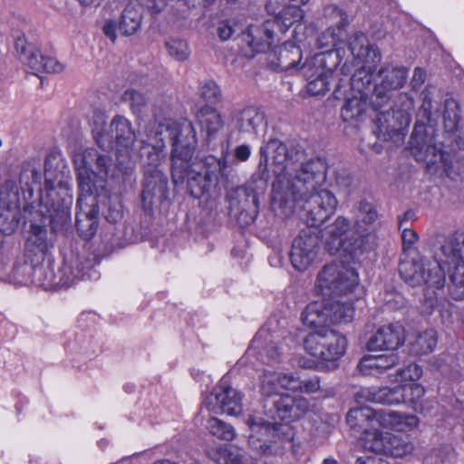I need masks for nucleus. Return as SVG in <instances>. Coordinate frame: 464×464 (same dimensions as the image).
<instances>
[{
	"label": "nucleus",
	"instance_id": "obj_13",
	"mask_svg": "<svg viewBox=\"0 0 464 464\" xmlns=\"http://www.w3.org/2000/svg\"><path fill=\"white\" fill-rule=\"evenodd\" d=\"M365 450L393 458H401L413 450L412 444L402 436L390 432L368 433Z\"/></svg>",
	"mask_w": 464,
	"mask_h": 464
},
{
	"label": "nucleus",
	"instance_id": "obj_42",
	"mask_svg": "<svg viewBox=\"0 0 464 464\" xmlns=\"http://www.w3.org/2000/svg\"><path fill=\"white\" fill-rule=\"evenodd\" d=\"M169 55L179 62H184L190 56V50L186 41L179 38H169L165 42Z\"/></svg>",
	"mask_w": 464,
	"mask_h": 464
},
{
	"label": "nucleus",
	"instance_id": "obj_61",
	"mask_svg": "<svg viewBox=\"0 0 464 464\" xmlns=\"http://www.w3.org/2000/svg\"><path fill=\"white\" fill-rule=\"evenodd\" d=\"M425 80H426V72L420 67L415 68L414 72H413V76H412V79L411 82L412 88L417 89V88L420 87L424 83Z\"/></svg>",
	"mask_w": 464,
	"mask_h": 464
},
{
	"label": "nucleus",
	"instance_id": "obj_64",
	"mask_svg": "<svg viewBox=\"0 0 464 464\" xmlns=\"http://www.w3.org/2000/svg\"><path fill=\"white\" fill-rule=\"evenodd\" d=\"M335 229L333 232H347L350 229L349 221L346 218L338 217L334 222Z\"/></svg>",
	"mask_w": 464,
	"mask_h": 464
},
{
	"label": "nucleus",
	"instance_id": "obj_32",
	"mask_svg": "<svg viewBox=\"0 0 464 464\" xmlns=\"http://www.w3.org/2000/svg\"><path fill=\"white\" fill-rule=\"evenodd\" d=\"M329 318L326 299L309 303L301 314L303 324L316 330L327 328L326 326L331 324Z\"/></svg>",
	"mask_w": 464,
	"mask_h": 464
},
{
	"label": "nucleus",
	"instance_id": "obj_30",
	"mask_svg": "<svg viewBox=\"0 0 464 464\" xmlns=\"http://www.w3.org/2000/svg\"><path fill=\"white\" fill-rule=\"evenodd\" d=\"M348 48L353 56L362 63H378L381 54L373 45L369 44L367 36L362 33H355L348 40Z\"/></svg>",
	"mask_w": 464,
	"mask_h": 464
},
{
	"label": "nucleus",
	"instance_id": "obj_33",
	"mask_svg": "<svg viewBox=\"0 0 464 464\" xmlns=\"http://www.w3.org/2000/svg\"><path fill=\"white\" fill-rule=\"evenodd\" d=\"M307 80V92L312 95H324L329 91V85L336 80L334 73L324 68L313 69L305 64L303 67Z\"/></svg>",
	"mask_w": 464,
	"mask_h": 464
},
{
	"label": "nucleus",
	"instance_id": "obj_50",
	"mask_svg": "<svg viewBox=\"0 0 464 464\" xmlns=\"http://www.w3.org/2000/svg\"><path fill=\"white\" fill-rule=\"evenodd\" d=\"M397 374L400 377V381L402 382H415V381L421 377L422 370L418 364L411 363L409 364L406 368L398 371Z\"/></svg>",
	"mask_w": 464,
	"mask_h": 464
},
{
	"label": "nucleus",
	"instance_id": "obj_62",
	"mask_svg": "<svg viewBox=\"0 0 464 464\" xmlns=\"http://www.w3.org/2000/svg\"><path fill=\"white\" fill-rule=\"evenodd\" d=\"M390 92H387V99L382 101L381 97L377 95V86L374 88V92L372 97V105L375 111H380L390 100Z\"/></svg>",
	"mask_w": 464,
	"mask_h": 464
},
{
	"label": "nucleus",
	"instance_id": "obj_6",
	"mask_svg": "<svg viewBox=\"0 0 464 464\" xmlns=\"http://www.w3.org/2000/svg\"><path fill=\"white\" fill-rule=\"evenodd\" d=\"M359 285L356 269L344 261L325 265L318 273L315 289L324 295H345Z\"/></svg>",
	"mask_w": 464,
	"mask_h": 464
},
{
	"label": "nucleus",
	"instance_id": "obj_17",
	"mask_svg": "<svg viewBox=\"0 0 464 464\" xmlns=\"http://www.w3.org/2000/svg\"><path fill=\"white\" fill-rule=\"evenodd\" d=\"M247 424L252 430L248 437V445L256 454L266 455L277 451V447L270 440L276 435L274 423L264 421L262 419L249 418Z\"/></svg>",
	"mask_w": 464,
	"mask_h": 464
},
{
	"label": "nucleus",
	"instance_id": "obj_25",
	"mask_svg": "<svg viewBox=\"0 0 464 464\" xmlns=\"http://www.w3.org/2000/svg\"><path fill=\"white\" fill-rule=\"evenodd\" d=\"M378 74L382 81L377 84V95L385 101L387 92L402 88L408 77V69L404 66L387 65L382 67Z\"/></svg>",
	"mask_w": 464,
	"mask_h": 464
},
{
	"label": "nucleus",
	"instance_id": "obj_26",
	"mask_svg": "<svg viewBox=\"0 0 464 464\" xmlns=\"http://www.w3.org/2000/svg\"><path fill=\"white\" fill-rule=\"evenodd\" d=\"M298 382L292 373L265 371L260 376V392L264 396L278 395L280 390L296 389Z\"/></svg>",
	"mask_w": 464,
	"mask_h": 464
},
{
	"label": "nucleus",
	"instance_id": "obj_12",
	"mask_svg": "<svg viewBox=\"0 0 464 464\" xmlns=\"http://www.w3.org/2000/svg\"><path fill=\"white\" fill-rule=\"evenodd\" d=\"M367 234H322L324 249L330 255L340 254L357 261L366 251Z\"/></svg>",
	"mask_w": 464,
	"mask_h": 464
},
{
	"label": "nucleus",
	"instance_id": "obj_8",
	"mask_svg": "<svg viewBox=\"0 0 464 464\" xmlns=\"http://www.w3.org/2000/svg\"><path fill=\"white\" fill-rule=\"evenodd\" d=\"M409 144L413 157L425 162L430 173L435 174L448 165V154L436 146L424 123L415 124Z\"/></svg>",
	"mask_w": 464,
	"mask_h": 464
},
{
	"label": "nucleus",
	"instance_id": "obj_11",
	"mask_svg": "<svg viewBox=\"0 0 464 464\" xmlns=\"http://www.w3.org/2000/svg\"><path fill=\"white\" fill-rule=\"evenodd\" d=\"M241 400L240 392L222 379L205 398L202 411L206 409L215 414L238 415L242 411Z\"/></svg>",
	"mask_w": 464,
	"mask_h": 464
},
{
	"label": "nucleus",
	"instance_id": "obj_56",
	"mask_svg": "<svg viewBox=\"0 0 464 464\" xmlns=\"http://www.w3.org/2000/svg\"><path fill=\"white\" fill-rule=\"evenodd\" d=\"M69 218V213L65 209H63L56 216H52L50 219L52 232H58L59 230L66 229L65 225L67 224Z\"/></svg>",
	"mask_w": 464,
	"mask_h": 464
},
{
	"label": "nucleus",
	"instance_id": "obj_60",
	"mask_svg": "<svg viewBox=\"0 0 464 464\" xmlns=\"http://www.w3.org/2000/svg\"><path fill=\"white\" fill-rule=\"evenodd\" d=\"M415 219V213L411 210L406 211L402 217L399 218L398 227L401 232H413L411 227L408 224Z\"/></svg>",
	"mask_w": 464,
	"mask_h": 464
},
{
	"label": "nucleus",
	"instance_id": "obj_27",
	"mask_svg": "<svg viewBox=\"0 0 464 464\" xmlns=\"http://www.w3.org/2000/svg\"><path fill=\"white\" fill-rule=\"evenodd\" d=\"M146 140H142L141 158L143 160L144 175L149 169H160V164L164 158L163 150L165 149L164 137L155 138V130L148 133Z\"/></svg>",
	"mask_w": 464,
	"mask_h": 464
},
{
	"label": "nucleus",
	"instance_id": "obj_53",
	"mask_svg": "<svg viewBox=\"0 0 464 464\" xmlns=\"http://www.w3.org/2000/svg\"><path fill=\"white\" fill-rule=\"evenodd\" d=\"M375 359L377 361L381 374L383 372L395 366L399 362V358L394 353H391L389 354L375 355Z\"/></svg>",
	"mask_w": 464,
	"mask_h": 464
},
{
	"label": "nucleus",
	"instance_id": "obj_39",
	"mask_svg": "<svg viewBox=\"0 0 464 464\" xmlns=\"http://www.w3.org/2000/svg\"><path fill=\"white\" fill-rule=\"evenodd\" d=\"M377 63L372 62L362 65L353 74L350 79L354 93H363V88L370 85L372 80V72Z\"/></svg>",
	"mask_w": 464,
	"mask_h": 464
},
{
	"label": "nucleus",
	"instance_id": "obj_9",
	"mask_svg": "<svg viewBox=\"0 0 464 464\" xmlns=\"http://www.w3.org/2000/svg\"><path fill=\"white\" fill-rule=\"evenodd\" d=\"M303 18V12L296 6H285L275 17L276 24L281 32H285L294 23ZM272 22H266L261 27H251L247 34V44L256 53H264L270 49L274 37Z\"/></svg>",
	"mask_w": 464,
	"mask_h": 464
},
{
	"label": "nucleus",
	"instance_id": "obj_23",
	"mask_svg": "<svg viewBox=\"0 0 464 464\" xmlns=\"http://www.w3.org/2000/svg\"><path fill=\"white\" fill-rule=\"evenodd\" d=\"M355 399L359 403L401 404L403 401L401 384L393 388L364 387L355 393Z\"/></svg>",
	"mask_w": 464,
	"mask_h": 464
},
{
	"label": "nucleus",
	"instance_id": "obj_29",
	"mask_svg": "<svg viewBox=\"0 0 464 464\" xmlns=\"http://www.w3.org/2000/svg\"><path fill=\"white\" fill-rule=\"evenodd\" d=\"M196 118L207 142L216 140L224 128L220 113L210 106H202Z\"/></svg>",
	"mask_w": 464,
	"mask_h": 464
},
{
	"label": "nucleus",
	"instance_id": "obj_20",
	"mask_svg": "<svg viewBox=\"0 0 464 464\" xmlns=\"http://www.w3.org/2000/svg\"><path fill=\"white\" fill-rule=\"evenodd\" d=\"M346 421L351 429L362 432V442L365 448V439L368 433H377L379 430V411L369 407L352 409L348 411Z\"/></svg>",
	"mask_w": 464,
	"mask_h": 464
},
{
	"label": "nucleus",
	"instance_id": "obj_38",
	"mask_svg": "<svg viewBox=\"0 0 464 464\" xmlns=\"http://www.w3.org/2000/svg\"><path fill=\"white\" fill-rule=\"evenodd\" d=\"M265 116L256 107L243 109L237 118V128L246 132L256 131L264 121Z\"/></svg>",
	"mask_w": 464,
	"mask_h": 464
},
{
	"label": "nucleus",
	"instance_id": "obj_10",
	"mask_svg": "<svg viewBox=\"0 0 464 464\" xmlns=\"http://www.w3.org/2000/svg\"><path fill=\"white\" fill-rule=\"evenodd\" d=\"M399 271L401 278L411 286L427 285L440 289L445 284V275L439 265L426 267L419 255L401 258Z\"/></svg>",
	"mask_w": 464,
	"mask_h": 464
},
{
	"label": "nucleus",
	"instance_id": "obj_51",
	"mask_svg": "<svg viewBox=\"0 0 464 464\" xmlns=\"http://www.w3.org/2000/svg\"><path fill=\"white\" fill-rule=\"evenodd\" d=\"M295 380L299 382L297 385L298 387L296 389H291V391L305 393H314L320 390V380L317 376L304 380H300L295 376Z\"/></svg>",
	"mask_w": 464,
	"mask_h": 464
},
{
	"label": "nucleus",
	"instance_id": "obj_52",
	"mask_svg": "<svg viewBox=\"0 0 464 464\" xmlns=\"http://www.w3.org/2000/svg\"><path fill=\"white\" fill-rule=\"evenodd\" d=\"M324 14L339 26H344L348 23L347 14L336 5L327 6Z\"/></svg>",
	"mask_w": 464,
	"mask_h": 464
},
{
	"label": "nucleus",
	"instance_id": "obj_14",
	"mask_svg": "<svg viewBox=\"0 0 464 464\" xmlns=\"http://www.w3.org/2000/svg\"><path fill=\"white\" fill-rule=\"evenodd\" d=\"M319 244V234H299L295 237L290 251L293 267L299 272L306 271L316 260Z\"/></svg>",
	"mask_w": 464,
	"mask_h": 464
},
{
	"label": "nucleus",
	"instance_id": "obj_31",
	"mask_svg": "<svg viewBox=\"0 0 464 464\" xmlns=\"http://www.w3.org/2000/svg\"><path fill=\"white\" fill-rule=\"evenodd\" d=\"M302 59L300 48L291 42L276 47L270 54V63L276 69L287 71L295 68Z\"/></svg>",
	"mask_w": 464,
	"mask_h": 464
},
{
	"label": "nucleus",
	"instance_id": "obj_44",
	"mask_svg": "<svg viewBox=\"0 0 464 464\" xmlns=\"http://www.w3.org/2000/svg\"><path fill=\"white\" fill-rule=\"evenodd\" d=\"M199 94L206 102L216 103L220 100L221 91L214 81L206 80L200 83Z\"/></svg>",
	"mask_w": 464,
	"mask_h": 464
},
{
	"label": "nucleus",
	"instance_id": "obj_37",
	"mask_svg": "<svg viewBox=\"0 0 464 464\" xmlns=\"http://www.w3.org/2000/svg\"><path fill=\"white\" fill-rule=\"evenodd\" d=\"M142 14L133 6H127L121 16L119 30L123 35H132L140 29Z\"/></svg>",
	"mask_w": 464,
	"mask_h": 464
},
{
	"label": "nucleus",
	"instance_id": "obj_4",
	"mask_svg": "<svg viewBox=\"0 0 464 464\" xmlns=\"http://www.w3.org/2000/svg\"><path fill=\"white\" fill-rule=\"evenodd\" d=\"M75 164L80 190L75 220L77 231H95L98 228L97 197L105 188L111 159L88 149L81 156V162L75 160Z\"/></svg>",
	"mask_w": 464,
	"mask_h": 464
},
{
	"label": "nucleus",
	"instance_id": "obj_55",
	"mask_svg": "<svg viewBox=\"0 0 464 464\" xmlns=\"http://www.w3.org/2000/svg\"><path fill=\"white\" fill-rule=\"evenodd\" d=\"M401 239H402V249H403V256H416L419 255L415 249L412 247V246L418 241L419 237L418 234H401Z\"/></svg>",
	"mask_w": 464,
	"mask_h": 464
},
{
	"label": "nucleus",
	"instance_id": "obj_1",
	"mask_svg": "<svg viewBox=\"0 0 464 464\" xmlns=\"http://www.w3.org/2000/svg\"><path fill=\"white\" fill-rule=\"evenodd\" d=\"M271 154L273 182L271 208L276 216L288 218L301 209V218L309 227H318L335 211L334 195L321 188L326 179V164L321 159L306 162L304 150L299 145L288 148L276 139L269 140L260 148V177L252 179L243 186L229 190L227 200L229 213L237 225L244 228L252 224L258 213V197L263 194L268 179L267 156Z\"/></svg>",
	"mask_w": 464,
	"mask_h": 464
},
{
	"label": "nucleus",
	"instance_id": "obj_21",
	"mask_svg": "<svg viewBox=\"0 0 464 464\" xmlns=\"http://www.w3.org/2000/svg\"><path fill=\"white\" fill-rule=\"evenodd\" d=\"M47 274L48 271L42 265L29 262L26 259L23 265L14 264L12 269V278L19 285L33 284L47 287L51 283L52 273H49L50 279Z\"/></svg>",
	"mask_w": 464,
	"mask_h": 464
},
{
	"label": "nucleus",
	"instance_id": "obj_45",
	"mask_svg": "<svg viewBox=\"0 0 464 464\" xmlns=\"http://www.w3.org/2000/svg\"><path fill=\"white\" fill-rule=\"evenodd\" d=\"M14 245L11 234H0V271L10 262Z\"/></svg>",
	"mask_w": 464,
	"mask_h": 464
},
{
	"label": "nucleus",
	"instance_id": "obj_19",
	"mask_svg": "<svg viewBox=\"0 0 464 464\" xmlns=\"http://www.w3.org/2000/svg\"><path fill=\"white\" fill-rule=\"evenodd\" d=\"M283 350V343L277 336H274L266 329H261L254 337L248 353L256 351L261 361L271 363L279 360Z\"/></svg>",
	"mask_w": 464,
	"mask_h": 464
},
{
	"label": "nucleus",
	"instance_id": "obj_16",
	"mask_svg": "<svg viewBox=\"0 0 464 464\" xmlns=\"http://www.w3.org/2000/svg\"><path fill=\"white\" fill-rule=\"evenodd\" d=\"M168 182L161 169H149L144 175V185L141 194L145 210L151 212L162 201L166 200Z\"/></svg>",
	"mask_w": 464,
	"mask_h": 464
},
{
	"label": "nucleus",
	"instance_id": "obj_47",
	"mask_svg": "<svg viewBox=\"0 0 464 464\" xmlns=\"http://www.w3.org/2000/svg\"><path fill=\"white\" fill-rule=\"evenodd\" d=\"M378 218L373 206L366 201H361L358 207L357 223L372 224Z\"/></svg>",
	"mask_w": 464,
	"mask_h": 464
},
{
	"label": "nucleus",
	"instance_id": "obj_41",
	"mask_svg": "<svg viewBox=\"0 0 464 464\" xmlns=\"http://www.w3.org/2000/svg\"><path fill=\"white\" fill-rule=\"evenodd\" d=\"M442 119L446 131L453 132L457 130L459 121V104L455 100L447 99L445 101Z\"/></svg>",
	"mask_w": 464,
	"mask_h": 464
},
{
	"label": "nucleus",
	"instance_id": "obj_5",
	"mask_svg": "<svg viewBox=\"0 0 464 464\" xmlns=\"http://www.w3.org/2000/svg\"><path fill=\"white\" fill-rule=\"evenodd\" d=\"M346 348L345 336L331 328L315 330L304 339L305 351L318 361L316 367L320 369H335Z\"/></svg>",
	"mask_w": 464,
	"mask_h": 464
},
{
	"label": "nucleus",
	"instance_id": "obj_3",
	"mask_svg": "<svg viewBox=\"0 0 464 464\" xmlns=\"http://www.w3.org/2000/svg\"><path fill=\"white\" fill-rule=\"evenodd\" d=\"M152 234H77L63 253L60 282L71 285L79 280L100 277L95 266L113 251L142 241H153Z\"/></svg>",
	"mask_w": 464,
	"mask_h": 464
},
{
	"label": "nucleus",
	"instance_id": "obj_54",
	"mask_svg": "<svg viewBox=\"0 0 464 464\" xmlns=\"http://www.w3.org/2000/svg\"><path fill=\"white\" fill-rule=\"evenodd\" d=\"M451 284L449 285L452 297L456 300H461L464 297V273L458 280L456 276H450Z\"/></svg>",
	"mask_w": 464,
	"mask_h": 464
},
{
	"label": "nucleus",
	"instance_id": "obj_35",
	"mask_svg": "<svg viewBox=\"0 0 464 464\" xmlns=\"http://www.w3.org/2000/svg\"><path fill=\"white\" fill-rule=\"evenodd\" d=\"M330 324H337L351 322L354 315V308L349 302L326 299Z\"/></svg>",
	"mask_w": 464,
	"mask_h": 464
},
{
	"label": "nucleus",
	"instance_id": "obj_15",
	"mask_svg": "<svg viewBox=\"0 0 464 464\" xmlns=\"http://www.w3.org/2000/svg\"><path fill=\"white\" fill-rule=\"evenodd\" d=\"M98 135L96 138L97 143L104 150L111 148L114 141L119 147V150H125L128 153L135 141V134L131 129L130 122L121 116L113 118L108 132H98Z\"/></svg>",
	"mask_w": 464,
	"mask_h": 464
},
{
	"label": "nucleus",
	"instance_id": "obj_40",
	"mask_svg": "<svg viewBox=\"0 0 464 464\" xmlns=\"http://www.w3.org/2000/svg\"><path fill=\"white\" fill-rule=\"evenodd\" d=\"M207 430L218 440L229 441L236 436V431L231 425L215 417L208 420Z\"/></svg>",
	"mask_w": 464,
	"mask_h": 464
},
{
	"label": "nucleus",
	"instance_id": "obj_49",
	"mask_svg": "<svg viewBox=\"0 0 464 464\" xmlns=\"http://www.w3.org/2000/svg\"><path fill=\"white\" fill-rule=\"evenodd\" d=\"M358 369L363 375H379L381 374L375 355L363 356L359 364Z\"/></svg>",
	"mask_w": 464,
	"mask_h": 464
},
{
	"label": "nucleus",
	"instance_id": "obj_59",
	"mask_svg": "<svg viewBox=\"0 0 464 464\" xmlns=\"http://www.w3.org/2000/svg\"><path fill=\"white\" fill-rule=\"evenodd\" d=\"M63 69L64 65L55 58L44 57L42 72L56 73L63 72Z\"/></svg>",
	"mask_w": 464,
	"mask_h": 464
},
{
	"label": "nucleus",
	"instance_id": "obj_7",
	"mask_svg": "<svg viewBox=\"0 0 464 464\" xmlns=\"http://www.w3.org/2000/svg\"><path fill=\"white\" fill-rule=\"evenodd\" d=\"M400 108L380 111L377 116V136L383 140H394L395 142L402 141L404 130L411 121V111L414 101L407 94L399 96Z\"/></svg>",
	"mask_w": 464,
	"mask_h": 464
},
{
	"label": "nucleus",
	"instance_id": "obj_57",
	"mask_svg": "<svg viewBox=\"0 0 464 464\" xmlns=\"http://www.w3.org/2000/svg\"><path fill=\"white\" fill-rule=\"evenodd\" d=\"M432 103L430 99L425 98L423 103L421 105V113L424 118L427 119V121L431 125L435 124L437 120L440 118V114L438 111L432 112Z\"/></svg>",
	"mask_w": 464,
	"mask_h": 464
},
{
	"label": "nucleus",
	"instance_id": "obj_34",
	"mask_svg": "<svg viewBox=\"0 0 464 464\" xmlns=\"http://www.w3.org/2000/svg\"><path fill=\"white\" fill-rule=\"evenodd\" d=\"M419 423L416 416L399 413L391 410L379 411V426L406 432L415 428Z\"/></svg>",
	"mask_w": 464,
	"mask_h": 464
},
{
	"label": "nucleus",
	"instance_id": "obj_36",
	"mask_svg": "<svg viewBox=\"0 0 464 464\" xmlns=\"http://www.w3.org/2000/svg\"><path fill=\"white\" fill-rule=\"evenodd\" d=\"M437 343V332L434 329H427L420 333L413 341L410 342L411 352L415 355L428 354L433 352Z\"/></svg>",
	"mask_w": 464,
	"mask_h": 464
},
{
	"label": "nucleus",
	"instance_id": "obj_43",
	"mask_svg": "<svg viewBox=\"0 0 464 464\" xmlns=\"http://www.w3.org/2000/svg\"><path fill=\"white\" fill-rule=\"evenodd\" d=\"M401 390L403 395L402 403L417 404L425 393L423 386L417 382L401 384Z\"/></svg>",
	"mask_w": 464,
	"mask_h": 464
},
{
	"label": "nucleus",
	"instance_id": "obj_22",
	"mask_svg": "<svg viewBox=\"0 0 464 464\" xmlns=\"http://www.w3.org/2000/svg\"><path fill=\"white\" fill-rule=\"evenodd\" d=\"M404 342L403 329L399 324L381 326L369 339L367 348L370 351L395 350Z\"/></svg>",
	"mask_w": 464,
	"mask_h": 464
},
{
	"label": "nucleus",
	"instance_id": "obj_28",
	"mask_svg": "<svg viewBox=\"0 0 464 464\" xmlns=\"http://www.w3.org/2000/svg\"><path fill=\"white\" fill-rule=\"evenodd\" d=\"M367 109V97L364 93H354L345 99L341 108V119L343 122L350 127L357 129L359 124L365 119Z\"/></svg>",
	"mask_w": 464,
	"mask_h": 464
},
{
	"label": "nucleus",
	"instance_id": "obj_2",
	"mask_svg": "<svg viewBox=\"0 0 464 464\" xmlns=\"http://www.w3.org/2000/svg\"><path fill=\"white\" fill-rule=\"evenodd\" d=\"M167 135L172 141L173 183L179 185L186 181L194 198L219 195L221 188L231 181V170L226 160L208 155L191 161L198 140L194 126L188 120L160 122L155 130V138Z\"/></svg>",
	"mask_w": 464,
	"mask_h": 464
},
{
	"label": "nucleus",
	"instance_id": "obj_18",
	"mask_svg": "<svg viewBox=\"0 0 464 464\" xmlns=\"http://www.w3.org/2000/svg\"><path fill=\"white\" fill-rule=\"evenodd\" d=\"M56 242V234H26L23 245L24 256L29 262L43 266Z\"/></svg>",
	"mask_w": 464,
	"mask_h": 464
},
{
	"label": "nucleus",
	"instance_id": "obj_58",
	"mask_svg": "<svg viewBox=\"0 0 464 464\" xmlns=\"http://www.w3.org/2000/svg\"><path fill=\"white\" fill-rule=\"evenodd\" d=\"M235 33L232 21H222L218 26V35L221 41L228 40Z\"/></svg>",
	"mask_w": 464,
	"mask_h": 464
},
{
	"label": "nucleus",
	"instance_id": "obj_24",
	"mask_svg": "<svg viewBox=\"0 0 464 464\" xmlns=\"http://www.w3.org/2000/svg\"><path fill=\"white\" fill-rule=\"evenodd\" d=\"M273 403L278 419L285 421L299 419L308 411L310 405L306 398L289 394H280Z\"/></svg>",
	"mask_w": 464,
	"mask_h": 464
},
{
	"label": "nucleus",
	"instance_id": "obj_48",
	"mask_svg": "<svg viewBox=\"0 0 464 464\" xmlns=\"http://www.w3.org/2000/svg\"><path fill=\"white\" fill-rule=\"evenodd\" d=\"M22 60L35 72H42L44 57L38 50L31 49L22 57Z\"/></svg>",
	"mask_w": 464,
	"mask_h": 464
},
{
	"label": "nucleus",
	"instance_id": "obj_63",
	"mask_svg": "<svg viewBox=\"0 0 464 464\" xmlns=\"http://www.w3.org/2000/svg\"><path fill=\"white\" fill-rule=\"evenodd\" d=\"M251 154L248 145L242 144L235 149V157L240 161H246Z\"/></svg>",
	"mask_w": 464,
	"mask_h": 464
},
{
	"label": "nucleus",
	"instance_id": "obj_46",
	"mask_svg": "<svg viewBox=\"0 0 464 464\" xmlns=\"http://www.w3.org/2000/svg\"><path fill=\"white\" fill-rule=\"evenodd\" d=\"M122 101L127 102L133 112H140L146 104L144 95L135 90H126L122 94Z\"/></svg>",
	"mask_w": 464,
	"mask_h": 464
}]
</instances>
